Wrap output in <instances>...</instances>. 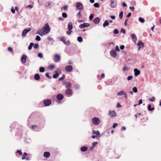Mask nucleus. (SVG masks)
<instances>
[{
    "label": "nucleus",
    "mask_w": 161,
    "mask_h": 161,
    "mask_svg": "<svg viewBox=\"0 0 161 161\" xmlns=\"http://www.w3.org/2000/svg\"><path fill=\"white\" fill-rule=\"evenodd\" d=\"M50 28L48 24V23L45 24L42 28L43 31L46 34H48L50 32Z\"/></svg>",
    "instance_id": "obj_1"
},
{
    "label": "nucleus",
    "mask_w": 161,
    "mask_h": 161,
    "mask_svg": "<svg viewBox=\"0 0 161 161\" xmlns=\"http://www.w3.org/2000/svg\"><path fill=\"white\" fill-rule=\"evenodd\" d=\"M92 123L95 125H98L100 122L99 119L97 117H94L92 119Z\"/></svg>",
    "instance_id": "obj_2"
},
{
    "label": "nucleus",
    "mask_w": 161,
    "mask_h": 161,
    "mask_svg": "<svg viewBox=\"0 0 161 161\" xmlns=\"http://www.w3.org/2000/svg\"><path fill=\"white\" fill-rule=\"evenodd\" d=\"M54 72L56 73V74H54L53 75V78L54 79H56L58 77L59 74H61V70L58 69L54 71Z\"/></svg>",
    "instance_id": "obj_3"
},
{
    "label": "nucleus",
    "mask_w": 161,
    "mask_h": 161,
    "mask_svg": "<svg viewBox=\"0 0 161 161\" xmlns=\"http://www.w3.org/2000/svg\"><path fill=\"white\" fill-rule=\"evenodd\" d=\"M54 57V61L55 62H59L61 59V56L59 54H55Z\"/></svg>",
    "instance_id": "obj_4"
},
{
    "label": "nucleus",
    "mask_w": 161,
    "mask_h": 161,
    "mask_svg": "<svg viewBox=\"0 0 161 161\" xmlns=\"http://www.w3.org/2000/svg\"><path fill=\"white\" fill-rule=\"evenodd\" d=\"M31 30V28H28L25 29H24L22 32V36H25L26 34L29 31H30Z\"/></svg>",
    "instance_id": "obj_5"
},
{
    "label": "nucleus",
    "mask_w": 161,
    "mask_h": 161,
    "mask_svg": "<svg viewBox=\"0 0 161 161\" xmlns=\"http://www.w3.org/2000/svg\"><path fill=\"white\" fill-rule=\"evenodd\" d=\"M51 101L50 99L45 100L43 101L44 105L45 106H49L50 104H51Z\"/></svg>",
    "instance_id": "obj_6"
},
{
    "label": "nucleus",
    "mask_w": 161,
    "mask_h": 161,
    "mask_svg": "<svg viewBox=\"0 0 161 161\" xmlns=\"http://www.w3.org/2000/svg\"><path fill=\"white\" fill-rule=\"evenodd\" d=\"M65 70L67 72H70L73 70V67L71 65H68L65 67Z\"/></svg>",
    "instance_id": "obj_7"
},
{
    "label": "nucleus",
    "mask_w": 161,
    "mask_h": 161,
    "mask_svg": "<svg viewBox=\"0 0 161 161\" xmlns=\"http://www.w3.org/2000/svg\"><path fill=\"white\" fill-rule=\"evenodd\" d=\"M66 94L69 97L71 96L72 95V91L70 89H67L65 92Z\"/></svg>",
    "instance_id": "obj_8"
},
{
    "label": "nucleus",
    "mask_w": 161,
    "mask_h": 161,
    "mask_svg": "<svg viewBox=\"0 0 161 161\" xmlns=\"http://www.w3.org/2000/svg\"><path fill=\"white\" fill-rule=\"evenodd\" d=\"M76 7L77 9L82 10L83 9V6L82 4L79 2H77L76 3Z\"/></svg>",
    "instance_id": "obj_9"
},
{
    "label": "nucleus",
    "mask_w": 161,
    "mask_h": 161,
    "mask_svg": "<svg viewBox=\"0 0 161 161\" xmlns=\"http://www.w3.org/2000/svg\"><path fill=\"white\" fill-rule=\"evenodd\" d=\"M110 53L111 56L114 58H115L117 56V52L114 50H112L110 52Z\"/></svg>",
    "instance_id": "obj_10"
},
{
    "label": "nucleus",
    "mask_w": 161,
    "mask_h": 161,
    "mask_svg": "<svg viewBox=\"0 0 161 161\" xmlns=\"http://www.w3.org/2000/svg\"><path fill=\"white\" fill-rule=\"evenodd\" d=\"M90 25L88 23H85L83 24H80L79 25V27L80 28H82L84 27H88L90 26Z\"/></svg>",
    "instance_id": "obj_11"
},
{
    "label": "nucleus",
    "mask_w": 161,
    "mask_h": 161,
    "mask_svg": "<svg viewBox=\"0 0 161 161\" xmlns=\"http://www.w3.org/2000/svg\"><path fill=\"white\" fill-rule=\"evenodd\" d=\"M27 56L26 55H23L21 57V60L23 63H25L26 62Z\"/></svg>",
    "instance_id": "obj_12"
},
{
    "label": "nucleus",
    "mask_w": 161,
    "mask_h": 161,
    "mask_svg": "<svg viewBox=\"0 0 161 161\" xmlns=\"http://www.w3.org/2000/svg\"><path fill=\"white\" fill-rule=\"evenodd\" d=\"M134 75L135 76H137L140 74V71L136 68L134 69Z\"/></svg>",
    "instance_id": "obj_13"
},
{
    "label": "nucleus",
    "mask_w": 161,
    "mask_h": 161,
    "mask_svg": "<svg viewBox=\"0 0 161 161\" xmlns=\"http://www.w3.org/2000/svg\"><path fill=\"white\" fill-rule=\"evenodd\" d=\"M57 99L58 100H62L64 98V96L61 94H58L56 96Z\"/></svg>",
    "instance_id": "obj_14"
},
{
    "label": "nucleus",
    "mask_w": 161,
    "mask_h": 161,
    "mask_svg": "<svg viewBox=\"0 0 161 161\" xmlns=\"http://www.w3.org/2000/svg\"><path fill=\"white\" fill-rule=\"evenodd\" d=\"M36 34H38L41 36H42L44 35V32H43L41 29L38 30Z\"/></svg>",
    "instance_id": "obj_15"
},
{
    "label": "nucleus",
    "mask_w": 161,
    "mask_h": 161,
    "mask_svg": "<svg viewBox=\"0 0 161 161\" xmlns=\"http://www.w3.org/2000/svg\"><path fill=\"white\" fill-rule=\"evenodd\" d=\"M100 21V18L98 17H96L94 19L93 22L95 24H98L99 23Z\"/></svg>",
    "instance_id": "obj_16"
},
{
    "label": "nucleus",
    "mask_w": 161,
    "mask_h": 161,
    "mask_svg": "<svg viewBox=\"0 0 161 161\" xmlns=\"http://www.w3.org/2000/svg\"><path fill=\"white\" fill-rule=\"evenodd\" d=\"M65 87L66 88L70 89L71 87V84L69 82L65 83Z\"/></svg>",
    "instance_id": "obj_17"
},
{
    "label": "nucleus",
    "mask_w": 161,
    "mask_h": 161,
    "mask_svg": "<svg viewBox=\"0 0 161 161\" xmlns=\"http://www.w3.org/2000/svg\"><path fill=\"white\" fill-rule=\"evenodd\" d=\"M109 114L111 117L115 116L116 115V113L114 111H109Z\"/></svg>",
    "instance_id": "obj_18"
},
{
    "label": "nucleus",
    "mask_w": 161,
    "mask_h": 161,
    "mask_svg": "<svg viewBox=\"0 0 161 161\" xmlns=\"http://www.w3.org/2000/svg\"><path fill=\"white\" fill-rule=\"evenodd\" d=\"M50 153L48 152H45L43 153V156L45 158H48L50 156Z\"/></svg>",
    "instance_id": "obj_19"
},
{
    "label": "nucleus",
    "mask_w": 161,
    "mask_h": 161,
    "mask_svg": "<svg viewBox=\"0 0 161 161\" xmlns=\"http://www.w3.org/2000/svg\"><path fill=\"white\" fill-rule=\"evenodd\" d=\"M34 79L36 80H39L40 79L39 75L38 74H36L34 75Z\"/></svg>",
    "instance_id": "obj_20"
},
{
    "label": "nucleus",
    "mask_w": 161,
    "mask_h": 161,
    "mask_svg": "<svg viewBox=\"0 0 161 161\" xmlns=\"http://www.w3.org/2000/svg\"><path fill=\"white\" fill-rule=\"evenodd\" d=\"M116 3L115 2L113 1H111L110 6L112 8H114L116 6Z\"/></svg>",
    "instance_id": "obj_21"
},
{
    "label": "nucleus",
    "mask_w": 161,
    "mask_h": 161,
    "mask_svg": "<svg viewBox=\"0 0 161 161\" xmlns=\"http://www.w3.org/2000/svg\"><path fill=\"white\" fill-rule=\"evenodd\" d=\"M131 36L133 41L135 43L137 40V38L136 35L135 34H132L131 35Z\"/></svg>",
    "instance_id": "obj_22"
},
{
    "label": "nucleus",
    "mask_w": 161,
    "mask_h": 161,
    "mask_svg": "<svg viewBox=\"0 0 161 161\" xmlns=\"http://www.w3.org/2000/svg\"><path fill=\"white\" fill-rule=\"evenodd\" d=\"M141 45L142 46H143L144 45V44L141 41H139L137 44V45L138 46H139V47H138V50H139L141 48V46H140Z\"/></svg>",
    "instance_id": "obj_23"
},
{
    "label": "nucleus",
    "mask_w": 161,
    "mask_h": 161,
    "mask_svg": "<svg viewBox=\"0 0 161 161\" xmlns=\"http://www.w3.org/2000/svg\"><path fill=\"white\" fill-rule=\"evenodd\" d=\"M87 149H88V148L87 147L84 146V147H82L80 148V150L82 152H85V151H86L87 150Z\"/></svg>",
    "instance_id": "obj_24"
},
{
    "label": "nucleus",
    "mask_w": 161,
    "mask_h": 161,
    "mask_svg": "<svg viewBox=\"0 0 161 161\" xmlns=\"http://www.w3.org/2000/svg\"><path fill=\"white\" fill-rule=\"evenodd\" d=\"M109 25V23L108 20H106L103 24V27H105L106 26H108Z\"/></svg>",
    "instance_id": "obj_25"
},
{
    "label": "nucleus",
    "mask_w": 161,
    "mask_h": 161,
    "mask_svg": "<svg viewBox=\"0 0 161 161\" xmlns=\"http://www.w3.org/2000/svg\"><path fill=\"white\" fill-rule=\"evenodd\" d=\"M73 28V25L71 22H69L68 25V30H71Z\"/></svg>",
    "instance_id": "obj_26"
},
{
    "label": "nucleus",
    "mask_w": 161,
    "mask_h": 161,
    "mask_svg": "<svg viewBox=\"0 0 161 161\" xmlns=\"http://www.w3.org/2000/svg\"><path fill=\"white\" fill-rule=\"evenodd\" d=\"M60 40L63 42L64 44H66V41L65 40V38L64 36H62L60 37Z\"/></svg>",
    "instance_id": "obj_27"
},
{
    "label": "nucleus",
    "mask_w": 161,
    "mask_h": 161,
    "mask_svg": "<svg viewBox=\"0 0 161 161\" xmlns=\"http://www.w3.org/2000/svg\"><path fill=\"white\" fill-rule=\"evenodd\" d=\"M92 133L93 134H96L98 136L100 135V133L98 131H95L93 130H92Z\"/></svg>",
    "instance_id": "obj_28"
},
{
    "label": "nucleus",
    "mask_w": 161,
    "mask_h": 161,
    "mask_svg": "<svg viewBox=\"0 0 161 161\" xmlns=\"http://www.w3.org/2000/svg\"><path fill=\"white\" fill-rule=\"evenodd\" d=\"M98 144V142H95L92 143V146L91 148V149L92 150L93 148H94L97 144Z\"/></svg>",
    "instance_id": "obj_29"
},
{
    "label": "nucleus",
    "mask_w": 161,
    "mask_h": 161,
    "mask_svg": "<svg viewBox=\"0 0 161 161\" xmlns=\"http://www.w3.org/2000/svg\"><path fill=\"white\" fill-rule=\"evenodd\" d=\"M121 95H123L125 98H127V95L125 92L121 91Z\"/></svg>",
    "instance_id": "obj_30"
},
{
    "label": "nucleus",
    "mask_w": 161,
    "mask_h": 161,
    "mask_svg": "<svg viewBox=\"0 0 161 161\" xmlns=\"http://www.w3.org/2000/svg\"><path fill=\"white\" fill-rule=\"evenodd\" d=\"M34 45V44L33 43L31 42L30 43V45L28 47V49L29 50H31L33 46Z\"/></svg>",
    "instance_id": "obj_31"
},
{
    "label": "nucleus",
    "mask_w": 161,
    "mask_h": 161,
    "mask_svg": "<svg viewBox=\"0 0 161 161\" xmlns=\"http://www.w3.org/2000/svg\"><path fill=\"white\" fill-rule=\"evenodd\" d=\"M147 108L148 110L150 111H152L154 109V108H151V105L150 104L148 105Z\"/></svg>",
    "instance_id": "obj_32"
},
{
    "label": "nucleus",
    "mask_w": 161,
    "mask_h": 161,
    "mask_svg": "<svg viewBox=\"0 0 161 161\" xmlns=\"http://www.w3.org/2000/svg\"><path fill=\"white\" fill-rule=\"evenodd\" d=\"M54 65L53 64H51L49 65L48 66V69L50 70H53L54 69Z\"/></svg>",
    "instance_id": "obj_33"
},
{
    "label": "nucleus",
    "mask_w": 161,
    "mask_h": 161,
    "mask_svg": "<svg viewBox=\"0 0 161 161\" xmlns=\"http://www.w3.org/2000/svg\"><path fill=\"white\" fill-rule=\"evenodd\" d=\"M52 2H47V3H45V7H48L49 6H50V5H51V4H52Z\"/></svg>",
    "instance_id": "obj_34"
},
{
    "label": "nucleus",
    "mask_w": 161,
    "mask_h": 161,
    "mask_svg": "<svg viewBox=\"0 0 161 161\" xmlns=\"http://www.w3.org/2000/svg\"><path fill=\"white\" fill-rule=\"evenodd\" d=\"M45 70V69L43 67H40L39 68V71L41 72H43Z\"/></svg>",
    "instance_id": "obj_35"
},
{
    "label": "nucleus",
    "mask_w": 161,
    "mask_h": 161,
    "mask_svg": "<svg viewBox=\"0 0 161 161\" xmlns=\"http://www.w3.org/2000/svg\"><path fill=\"white\" fill-rule=\"evenodd\" d=\"M77 41L79 42H81L83 41V39L82 37L80 36H79L77 37Z\"/></svg>",
    "instance_id": "obj_36"
},
{
    "label": "nucleus",
    "mask_w": 161,
    "mask_h": 161,
    "mask_svg": "<svg viewBox=\"0 0 161 161\" xmlns=\"http://www.w3.org/2000/svg\"><path fill=\"white\" fill-rule=\"evenodd\" d=\"M65 77V75H62V77H60L58 79L59 81H60L63 80Z\"/></svg>",
    "instance_id": "obj_37"
},
{
    "label": "nucleus",
    "mask_w": 161,
    "mask_h": 161,
    "mask_svg": "<svg viewBox=\"0 0 161 161\" xmlns=\"http://www.w3.org/2000/svg\"><path fill=\"white\" fill-rule=\"evenodd\" d=\"M62 15L63 18H66L67 17V15L65 13L63 12L62 13Z\"/></svg>",
    "instance_id": "obj_38"
},
{
    "label": "nucleus",
    "mask_w": 161,
    "mask_h": 161,
    "mask_svg": "<svg viewBox=\"0 0 161 161\" xmlns=\"http://www.w3.org/2000/svg\"><path fill=\"white\" fill-rule=\"evenodd\" d=\"M139 20L141 23H142L144 22L145 21L144 19L141 17H140L139 18Z\"/></svg>",
    "instance_id": "obj_39"
},
{
    "label": "nucleus",
    "mask_w": 161,
    "mask_h": 161,
    "mask_svg": "<svg viewBox=\"0 0 161 161\" xmlns=\"http://www.w3.org/2000/svg\"><path fill=\"white\" fill-rule=\"evenodd\" d=\"M94 15L93 14H91L89 16V19L90 20L92 21Z\"/></svg>",
    "instance_id": "obj_40"
},
{
    "label": "nucleus",
    "mask_w": 161,
    "mask_h": 161,
    "mask_svg": "<svg viewBox=\"0 0 161 161\" xmlns=\"http://www.w3.org/2000/svg\"><path fill=\"white\" fill-rule=\"evenodd\" d=\"M94 6L95 7V8H99V4L98 3H95L94 5Z\"/></svg>",
    "instance_id": "obj_41"
},
{
    "label": "nucleus",
    "mask_w": 161,
    "mask_h": 161,
    "mask_svg": "<svg viewBox=\"0 0 161 161\" xmlns=\"http://www.w3.org/2000/svg\"><path fill=\"white\" fill-rule=\"evenodd\" d=\"M34 45V48L35 49H37L39 47V45L38 43H36Z\"/></svg>",
    "instance_id": "obj_42"
},
{
    "label": "nucleus",
    "mask_w": 161,
    "mask_h": 161,
    "mask_svg": "<svg viewBox=\"0 0 161 161\" xmlns=\"http://www.w3.org/2000/svg\"><path fill=\"white\" fill-rule=\"evenodd\" d=\"M38 56L41 58H43V55L42 53H39L38 54Z\"/></svg>",
    "instance_id": "obj_43"
},
{
    "label": "nucleus",
    "mask_w": 161,
    "mask_h": 161,
    "mask_svg": "<svg viewBox=\"0 0 161 161\" xmlns=\"http://www.w3.org/2000/svg\"><path fill=\"white\" fill-rule=\"evenodd\" d=\"M132 90L134 92H137V88L136 87H133L132 89Z\"/></svg>",
    "instance_id": "obj_44"
},
{
    "label": "nucleus",
    "mask_w": 161,
    "mask_h": 161,
    "mask_svg": "<svg viewBox=\"0 0 161 161\" xmlns=\"http://www.w3.org/2000/svg\"><path fill=\"white\" fill-rule=\"evenodd\" d=\"M35 39L36 41H40L41 40V38L39 36H36Z\"/></svg>",
    "instance_id": "obj_45"
},
{
    "label": "nucleus",
    "mask_w": 161,
    "mask_h": 161,
    "mask_svg": "<svg viewBox=\"0 0 161 161\" xmlns=\"http://www.w3.org/2000/svg\"><path fill=\"white\" fill-rule=\"evenodd\" d=\"M155 100V97H153L151 98H149V100L151 102H153Z\"/></svg>",
    "instance_id": "obj_46"
},
{
    "label": "nucleus",
    "mask_w": 161,
    "mask_h": 161,
    "mask_svg": "<svg viewBox=\"0 0 161 161\" xmlns=\"http://www.w3.org/2000/svg\"><path fill=\"white\" fill-rule=\"evenodd\" d=\"M8 50L10 52H13V50L11 47H9L8 48Z\"/></svg>",
    "instance_id": "obj_47"
},
{
    "label": "nucleus",
    "mask_w": 161,
    "mask_h": 161,
    "mask_svg": "<svg viewBox=\"0 0 161 161\" xmlns=\"http://www.w3.org/2000/svg\"><path fill=\"white\" fill-rule=\"evenodd\" d=\"M77 16L79 18H81L82 17L80 11H79L78 13H77Z\"/></svg>",
    "instance_id": "obj_48"
},
{
    "label": "nucleus",
    "mask_w": 161,
    "mask_h": 161,
    "mask_svg": "<svg viewBox=\"0 0 161 161\" xmlns=\"http://www.w3.org/2000/svg\"><path fill=\"white\" fill-rule=\"evenodd\" d=\"M128 69L126 67H124L123 68V71H125L128 70Z\"/></svg>",
    "instance_id": "obj_49"
},
{
    "label": "nucleus",
    "mask_w": 161,
    "mask_h": 161,
    "mask_svg": "<svg viewBox=\"0 0 161 161\" xmlns=\"http://www.w3.org/2000/svg\"><path fill=\"white\" fill-rule=\"evenodd\" d=\"M133 76H129L127 77V80H130L132 79Z\"/></svg>",
    "instance_id": "obj_50"
},
{
    "label": "nucleus",
    "mask_w": 161,
    "mask_h": 161,
    "mask_svg": "<svg viewBox=\"0 0 161 161\" xmlns=\"http://www.w3.org/2000/svg\"><path fill=\"white\" fill-rule=\"evenodd\" d=\"M68 6L67 5H64L61 9H63L64 10H66L68 8Z\"/></svg>",
    "instance_id": "obj_51"
},
{
    "label": "nucleus",
    "mask_w": 161,
    "mask_h": 161,
    "mask_svg": "<svg viewBox=\"0 0 161 161\" xmlns=\"http://www.w3.org/2000/svg\"><path fill=\"white\" fill-rule=\"evenodd\" d=\"M115 49L117 52H119L120 51V50L119 49L118 46L117 45L115 47Z\"/></svg>",
    "instance_id": "obj_52"
},
{
    "label": "nucleus",
    "mask_w": 161,
    "mask_h": 161,
    "mask_svg": "<svg viewBox=\"0 0 161 161\" xmlns=\"http://www.w3.org/2000/svg\"><path fill=\"white\" fill-rule=\"evenodd\" d=\"M17 153H19V154L20 155H22V153L20 150H17Z\"/></svg>",
    "instance_id": "obj_53"
},
{
    "label": "nucleus",
    "mask_w": 161,
    "mask_h": 161,
    "mask_svg": "<svg viewBox=\"0 0 161 161\" xmlns=\"http://www.w3.org/2000/svg\"><path fill=\"white\" fill-rule=\"evenodd\" d=\"M72 32V31L71 30H68V31H67V34L68 35H70L71 33Z\"/></svg>",
    "instance_id": "obj_54"
},
{
    "label": "nucleus",
    "mask_w": 161,
    "mask_h": 161,
    "mask_svg": "<svg viewBox=\"0 0 161 161\" xmlns=\"http://www.w3.org/2000/svg\"><path fill=\"white\" fill-rule=\"evenodd\" d=\"M45 75H46V76L47 77V78H49V79H51V77H50V76H49V74L48 73H47L46 74H45Z\"/></svg>",
    "instance_id": "obj_55"
},
{
    "label": "nucleus",
    "mask_w": 161,
    "mask_h": 161,
    "mask_svg": "<svg viewBox=\"0 0 161 161\" xmlns=\"http://www.w3.org/2000/svg\"><path fill=\"white\" fill-rule=\"evenodd\" d=\"M119 33V31H118L116 29H115L114 30V34H118Z\"/></svg>",
    "instance_id": "obj_56"
},
{
    "label": "nucleus",
    "mask_w": 161,
    "mask_h": 161,
    "mask_svg": "<svg viewBox=\"0 0 161 161\" xmlns=\"http://www.w3.org/2000/svg\"><path fill=\"white\" fill-rule=\"evenodd\" d=\"M11 11L13 14H14L15 13V9H14L13 7L11 9Z\"/></svg>",
    "instance_id": "obj_57"
},
{
    "label": "nucleus",
    "mask_w": 161,
    "mask_h": 161,
    "mask_svg": "<svg viewBox=\"0 0 161 161\" xmlns=\"http://www.w3.org/2000/svg\"><path fill=\"white\" fill-rule=\"evenodd\" d=\"M117 125H118V124H117V123H114L113 125V128H115Z\"/></svg>",
    "instance_id": "obj_58"
},
{
    "label": "nucleus",
    "mask_w": 161,
    "mask_h": 161,
    "mask_svg": "<svg viewBox=\"0 0 161 161\" xmlns=\"http://www.w3.org/2000/svg\"><path fill=\"white\" fill-rule=\"evenodd\" d=\"M75 88L77 89H79L80 87L78 85H75Z\"/></svg>",
    "instance_id": "obj_59"
},
{
    "label": "nucleus",
    "mask_w": 161,
    "mask_h": 161,
    "mask_svg": "<svg viewBox=\"0 0 161 161\" xmlns=\"http://www.w3.org/2000/svg\"><path fill=\"white\" fill-rule=\"evenodd\" d=\"M37 126L36 125H32V129L33 130L35 129V128L37 127Z\"/></svg>",
    "instance_id": "obj_60"
},
{
    "label": "nucleus",
    "mask_w": 161,
    "mask_h": 161,
    "mask_svg": "<svg viewBox=\"0 0 161 161\" xmlns=\"http://www.w3.org/2000/svg\"><path fill=\"white\" fill-rule=\"evenodd\" d=\"M129 8L132 11H134V7H130Z\"/></svg>",
    "instance_id": "obj_61"
},
{
    "label": "nucleus",
    "mask_w": 161,
    "mask_h": 161,
    "mask_svg": "<svg viewBox=\"0 0 161 161\" xmlns=\"http://www.w3.org/2000/svg\"><path fill=\"white\" fill-rule=\"evenodd\" d=\"M142 99H141L139 101V103L138 104V105H140L142 103Z\"/></svg>",
    "instance_id": "obj_62"
},
{
    "label": "nucleus",
    "mask_w": 161,
    "mask_h": 161,
    "mask_svg": "<svg viewBox=\"0 0 161 161\" xmlns=\"http://www.w3.org/2000/svg\"><path fill=\"white\" fill-rule=\"evenodd\" d=\"M33 6L31 5H29L28 6H27V7H26V8H33Z\"/></svg>",
    "instance_id": "obj_63"
},
{
    "label": "nucleus",
    "mask_w": 161,
    "mask_h": 161,
    "mask_svg": "<svg viewBox=\"0 0 161 161\" xmlns=\"http://www.w3.org/2000/svg\"><path fill=\"white\" fill-rule=\"evenodd\" d=\"M121 33H123L124 34L125 33V31L124 29L123 28H121Z\"/></svg>",
    "instance_id": "obj_64"
}]
</instances>
